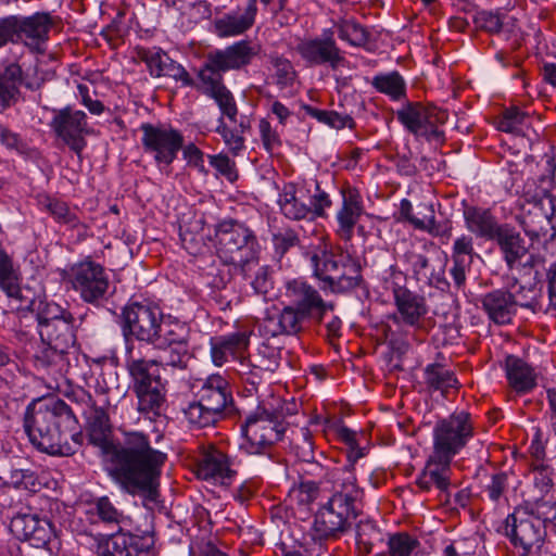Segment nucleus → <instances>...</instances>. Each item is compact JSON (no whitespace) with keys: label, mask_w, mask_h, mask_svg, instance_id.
<instances>
[{"label":"nucleus","mask_w":556,"mask_h":556,"mask_svg":"<svg viewBox=\"0 0 556 556\" xmlns=\"http://www.w3.org/2000/svg\"><path fill=\"white\" fill-rule=\"evenodd\" d=\"M23 300L29 301L30 304L21 305V301H16L18 304L16 308L28 307L36 313L37 328L38 330L43 329L46 326L55 325L56 321H64L66 319H73V315L67 309L63 308L59 304L40 300L37 303L34 300L28 299L23 294Z\"/></svg>","instance_id":"35"},{"label":"nucleus","mask_w":556,"mask_h":556,"mask_svg":"<svg viewBox=\"0 0 556 556\" xmlns=\"http://www.w3.org/2000/svg\"><path fill=\"white\" fill-rule=\"evenodd\" d=\"M75 319L56 321L38 330L42 346L36 354V365L53 375H64L76 343Z\"/></svg>","instance_id":"8"},{"label":"nucleus","mask_w":556,"mask_h":556,"mask_svg":"<svg viewBox=\"0 0 556 556\" xmlns=\"http://www.w3.org/2000/svg\"><path fill=\"white\" fill-rule=\"evenodd\" d=\"M256 54L257 47L247 40L210 52L198 72L199 81H194L193 87L206 96L225 88L223 74L247 66Z\"/></svg>","instance_id":"5"},{"label":"nucleus","mask_w":556,"mask_h":556,"mask_svg":"<svg viewBox=\"0 0 556 556\" xmlns=\"http://www.w3.org/2000/svg\"><path fill=\"white\" fill-rule=\"evenodd\" d=\"M383 542V534L371 520H361L356 526V544L364 554H370L374 547Z\"/></svg>","instance_id":"48"},{"label":"nucleus","mask_w":556,"mask_h":556,"mask_svg":"<svg viewBox=\"0 0 556 556\" xmlns=\"http://www.w3.org/2000/svg\"><path fill=\"white\" fill-rule=\"evenodd\" d=\"M285 298L288 305L308 319L321 321L325 313L333 309V304L323 300L319 292L302 279H293L286 283Z\"/></svg>","instance_id":"16"},{"label":"nucleus","mask_w":556,"mask_h":556,"mask_svg":"<svg viewBox=\"0 0 556 556\" xmlns=\"http://www.w3.org/2000/svg\"><path fill=\"white\" fill-rule=\"evenodd\" d=\"M137 56L146 63L149 73L153 77H162L170 58L160 48H139Z\"/></svg>","instance_id":"53"},{"label":"nucleus","mask_w":556,"mask_h":556,"mask_svg":"<svg viewBox=\"0 0 556 556\" xmlns=\"http://www.w3.org/2000/svg\"><path fill=\"white\" fill-rule=\"evenodd\" d=\"M86 514L91 523L103 522L119 526L125 520L123 513L115 507L108 496L96 498L89 505Z\"/></svg>","instance_id":"39"},{"label":"nucleus","mask_w":556,"mask_h":556,"mask_svg":"<svg viewBox=\"0 0 556 556\" xmlns=\"http://www.w3.org/2000/svg\"><path fill=\"white\" fill-rule=\"evenodd\" d=\"M451 459L431 452L416 479L417 486L424 492L434 489L439 493H447L451 486Z\"/></svg>","instance_id":"22"},{"label":"nucleus","mask_w":556,"mask_h":556,"mask_svg":"<svg viewBox=\"0 0 556 556\" xmlns=\"http://www.w3.org/2000/svg\"><path fill=\"white\" fill-rule=\"evenodd\" d=\"M473 437V424L467 412L454 413L433 428L432 452L453 459Z\"/></svg>","instance_id":"11"},{"label":"nucleus","mask_w":556,"mask_h":556,"mask_svg":"<svg viewBox=\"0 0 556 556\" xmlns=\"http://www.w3.org/2000/svg\"><path fill=\"white\" fill-rule=\"evenodd\" d=\"M424 379L429 390L440 391L445 394L448 389L458 384L454 372L442 364H428L424 369Z\"/></svg>","instance_id":"41"},{"label":"nucleus","mask_w":556,"mask_h":556,"mask_svg":"<svg viewBox=\"0 0 556 556\" xmlns=\"http://www.w3.org/2000/svg\"><path fill=\"white\" fill-rule=\"evenodd\" d=\"M124 334H131L139 341L152 343L163 319L159 307L148 303L134 302L123 311Z\"/></svg>","instance_id":"15"},{"label":"nucleus","mask_w":556,"mask_h":556,"mask_svg":"<svg viewBox=\"0 0 556 556\" xmlns=\"http://www.w3.org/2000/svg\"><path fill=\"white\" fill-rule=\"evenodd\" d=\"M505 530L520 556L536 555L546 535L544 521L523 507H518L508 515Z\"/></svg>","instance_id":"10"},{"label":"nucleus","mask_w":556,"mask_h":556,"mask_svg":"<svg viewBox=\"0 0 556 556\" xmlns=\"http://www.w3.org/2000/svg\"><path fill=\"white\" fill-rule=\"evenodd\" d=\"M295 51L311 66L329 64L332 70H337L345 62L333 39L332 29L324 30L323 37L301 39Z\"/></svg>","instance_id":"17"},{"label":"nucleus","mask_w":556,"mask_h":556,"mask_svg":"<svg viewBox=\"0 0 556 556\" xmlns=\"http://www.w3.org/2000/svg\"><path fill=\"white\" fill-rule=\"evenodd\" d=\"M475 254L471 235L463 233L455 239L451 254L453 266L450 273L457 288H462L465 285L466 271L469 269Z\"/></svg>","instance_id":"33"},{"label":"nucleus","mask_w":556,"mask_h":556,"mask_svg":"<svg viewBox=\"0 0 556 556\" xmlns=\"http://www.w3.org/2000/svg\"><path fill=\"white\" fill-rule=\"evenodd\" d=\"M274 67L273 77L280 89L293 86L296 79V72L292 63L285 58L275 56L271 59Z\"/></svg>","instance_id":"55"},{"label":"nucleus","mask_w":556,"mask_h":556,"mask_svg":"<svg viewBox=\"0 0 556 556\" xmlns=\"http://www.w3.org/2000/svg\"><path fill=\"white\" fill-rule=\"evenodd\" d=\"M343 263L339 267L337 274L328 286V290L332 293H344L356 288L361 280V266L358 262L350 255L342 257Z\"/></svg>","instance_id":"36"},{"label":"nucleus","mask_w":556,"mask_h":556,"mask_svg":"<svg viewBox=\"0 0 556 556\" xmlns=\"http://www.w3.org/2000/svg\"><path fill=\"white\" fill-rule=\"evenodd\" d=\"M184 414L188 422L198 428H204L215 425L219 420V416L212 408L203 404L199 399L190 403L184 409Z\"/></svg>","instance_id":"51"},{"label":"nucleus","mask_w":556,"mask_h":556,"mask_svg":"<svg viewBox=\"0 0 556 556\" xmlns=\"http://www.w3.org/2000/svg\"><path fill=\"white\" fill-rule=\"evenodd\" d=\"M307 317L286 305L280 312L269 315L260 325V332L264 337L296 336L304 329Z\"/></svg>","instance_id":"25"},{"label":"nucleus","mask_w":556,"mask_h":556,"mask_svg":"<svg viewBox=\"0 0 556 556\" xmlns=\"http://www.w3.org/2000/svg\"><path fill=\"white\" fill-rule=\"evenodd\" d=\"M397 119L414 135H427V106L419 102H407L396 112Z\"/></svg>","instance_id":"42"},{"label":"nucleus","mask_w":556,"mask_h":556,"mask_svg":"<svg viewBox=\"0 0 556 556\" xmlns=\"http://www.w3.org/2000/svg\"><path fill=\"white\" fill-rule=\"evenodd\" d=\"M386 289L393 294V301L410 290L406 287V275L395 266H390L384 277Z\"/></svg>","instance_id":"59"},{"label":"nucleus","mask_w":556,"mask_h":556,"mask_svg":"<svg viewBox=\"0 0 556 556\" xmlns=\"http://www.w3.org/2000/svg\"><path fill=\"white\" fill-rule=\"evenodd\" d=\"M318 495L319 486L314 481H301L299 484H294L289 491L290 500L301 506L312 504Z\"/></svg>","instance_id":"58"},{"label":"nucleus","mask_w":556,"mask_h":556,"mask_svg":"<svg viewBox=\"0 0 556 556\" xmlns=\"http://www.w3.org/2000/svg\"><path fill=\"white\" fill-rule=\"evenodd\" d=\"M304 111L311 117L317 119L319 123L328 125L334 129H343L345 127L353 128L354 121L348 114H340L336 111L320 110L311 105H305Z\"/></svg>","instance_id":"52"},{"label":"nucleus","mask_w":556,"mask_h":556,"mask_svg":"<svg viewBox=\"0 0 556 556\" xmlns=\"http://www.w3.org/2000/svg\"><path fill=\"white\" fill-rule=\"evenodd\" d=\"M10 527L18 539L29 541L35 546L47 544L52 535L50 521L36 514H18L11 520Z\"/></svg>","instance_id":"27"},{"label":"nucleus","mask_w":556,"mask_h":556,"mask_svg":"<svg viewBox=\"0 0 556 556\" xmlns=\"http://www.w3.org/2000/svg\"><path fill=\"white\" fill-rule=\"evenodd\" d=\"M420 208L425 211L424 218L413 219V226L440 238L442 243H447L453 235L452 222L437 223L433 205H421Z\"/></svg>","instance_id":"43"},{"label":"nucleus","mask_w":556,"mask_h":556,"mask_svg":"<svg viewBox=\"0 0 556 556\" xmlns=\"http://www.w3.org/2000/svg\"><path fill=\"white\" fill-rule=\"evenodd\" d=\"M197 475L203 480H215L224 483L225 480L232 478L235 470L231 469L229 457L211 445L202 452L198 460Z\"/></svg>","instance_id":"29"},{"label":"nucleus","mask_w":556,"mask_h":556,"mask_svg":"<svg viewBox=\"0 0 556 556\" xmlns=\"http://www.w3.org/2000/svg\"><path fill=\"white\" fill-rule=\"evenodd\" d=\"M260 137L264 149L273 153L281 147V139L278 131L271 127L270 123L262 118L258 123Z\"/></svg>","instance_id":"62"},{"label":"nucleus","mask_w":556,"mask_h":556,"mask_svg":"<svg viewBox=\"0 0 556 556\" xmlns=\"http://www.w3.org/2000/svg\"><path fill=\"white\" fill-rule=\"evenodd\" d=\"M39 203L41 208L48 212L55 222L71 227L78 226L79 219L76 210L71 208L66 202L51 197H43Z\"/></svg>","instance_id":"47"},{"label":"nucleus","mask_w":556,"mask_h":556,"mask_svg":"<svg viewBox=\"0 0 556 556\" xmlns=\"http://www.w3.org/2000/svg\"><path fill=\"white\" fill-rule=\"evenodd\" d=\"M340 39L351 46L361 47L368 40L367 30L354 20L340 18L334 23Z\"/></svg>","instance_id":"50"},{"label":"nucleus","mask_w":556,"mask_h":556,"mask_svg":"<svg viewBox=\"0 0 556 556\" xmlns=\"http://www.w3.org/2000/svg\"><path fill=\"white\" fill-rule=\"evenodd\" d=\"M49 126L64 144L78 157H81V153L87 146L86 136L92 132L84 111L75 110L72 106L53 110Z\"/></svg>","instance_id":"13"},{"label":"nucleus","mask_w":556,"mask_h":556,"mask_svg":"<svg viewBox=\"0 0 556 556\" xmlns=\"http://www.w3.org/2000/svg\"><path fill=\"white\" fill-rule=\"evenodd\" d=\"M327 476L332 495L316 513L313 523L314 538L319 540L336 539L350 529L356 517L355 503L363 495L351 467L333 468Z\"/></svg>","instance_id":"3"},{"label":"nucleus","mask_w":556,"mask_h":556,"mask_svg":"<svg viewBox=\"0 0 556 556\" xmlns=\"http://www.w3.org/2000/svg\"><path fill=\"white\" fill-rule=\"evenodd\" d=\"M283 417L285 409L279 397L260 404L241 426L247 451L250 454H260L281 440L286 431Z\"/></svg>","instance_id":"6"},{"label":"nucleus","mask_w":556,"mask_h":556,"mask_svg":"<svg viewBox=\"0 0 556 556\" xmlns=\"http://www.w3.org/2000/svg\"><path fill=\"white\" fill-rule=\"evenodd\" d=\"M292 435V448L299 460L312 466L311 473H315L317 470L321 471L323 468L317 463H314V443L308 428H300L293 431Z\"/></svg>","instance_id":"44"},{"label":"nucleus","mask_w":556,"mask_h":556,"mask_svg":"<svg viewBox=\"0 0 556 556\" xmlns=\"http://www.w3.org/2000/svg\"><path fill=\"white\" fill-rule=\"evenodd\" d=\"M504 369L508 386L517 394H527L536 387V372L523 359L508 355L505 359Z\"/></svg>","instance_id":"32"},{"label":"nucleus","mask_w":556,"mask_h":556,"mask_svg":"<svg viewBox=\"0 0 556 556\" xmlns=\"http://www.w3.org/2000/svg\"><path fill=\"white\" fill-rule=\"evenodd\" d=\"M516 285L511 288L514 291L494 290L483 295L481 303L482 308L489 318L497 325H507L511 323L517 312V306H523L534 309L538 305L536 301L529 300L522 292L523 287Z\"/></svg>","instance_id":"14"},{"label":"nucleus","mask_w":556,"mask_h":556,"mask_svg":"<svg viewBox=\"0 0 556 556\" xmlns=\"http://www.w3.org/2000/svg\"><path fill=\"white\" fill-rule=\"evenodd\" d=\"M217 103L223 115L227 116L231 122L237 123L238 109L232 93L227 87L208 96Z\"/></svg>","instance_id":"60"},{"label":"nucleus","mask_w":556,"mask_h":556,"mask_svg":"<svg viewBox=\"0 0 556 556\" xmlns=\"http://www.w3.org/2000/svg\"><path fill=\"white\" fill-rule=\"evenodd\" d=\"M522 226L532 239H554L556 237V198L544 193L535 199L522 218Z\"/></svg>","instance_id":"18"},{"label":"nucleus","mask_w":556,"mask_h":556,"mask_svg":"<svg viewBox=\"0 0 556 556\" xmlns=\"http://www.w3.org/2000/svg\"><path fill=\"white\" fill-rule=\"evenodd\" d=\"M86 404L88 439L104 452V469L111 480L129 495H142L155 500L160 486L166 453L153 447L148 434L141 431H124L123 440L109 441V417L102 408L92 407V397L85 390L75 393Z\"/></svg>","instance_id":"1"},{"label":"nucleus","mask_w":556,"mask_h":556,"mask_svg":"<svg viewBox=\"0 0 556 556\" xmlns=\"http://www.w3.org/2000/svg\"><path fill=\"white\" fill-rule=\"evenodd\" d=\"M140 131L144 152L152 154L157 164H172L182 148V134L170 125L142 123Z\"/></svg>","instance_id":"12"},{"label":"nucleus","mask_w":556,"mask_h":556,"mask_svg":"<svg viewBox=\"0 0 556 556\" xmlns=\"http://www.w3.org/2000/svg\"><path fill=\"white\" fill-rule=\"evenodd\" d=\"M217 254L225 264L239 267L242 273L257 264L260 244L253 231L235 220H224L216 228Z\"/></svg>","instance_id":"7"},{"label":"nucleus","mask_w":556,"mask_h":556,"mask_svg":"<svg viewBox=\"0 0 556 556\" xmlns=\"http://www.w3.org/2000/svg\"><path fill=\"white\" fill-rule=\"evenodd\" d=\"M476 549V540L464 538L454 540L443 549L444 556H471Z\"/></svg>","instance_id":"64"},{"label":"nucleus","mask_w":556,"mask_h":556,"mask_svg":"<svg viewBox=\"0 0 556 556\" xmlns=\"http://www.w3.org/2000/svg\"><path fill=\"white\" fill-rule=\"evenodd\" d=\"M554 470L544 464H536L533 468V482L542 493H547L554 484Z\"/></svg>","instance_id":"63"},{"label":"nucleus","mask_w":556,"mask_h":556,"mask_svg":"<svg viewBox=\"0 0 556 556\" xmlns=\"http://www.w3.org/2000/svg\"><path fill=\"white\" fill-rule=\"evenodd\" d=\"M344 255H334L325 250L320 252H314L311 255V265L314 269V276L324 282V289L326 290L333 277L337 274L339 267L343 263L342 257Z\"/></svg>","instance_id":"37"},{"label":"nucleus","mask_w":556,"mask_h":556,"mask_svg":"<svg viewBox=\"0 0 556 556\" xmlns=\"http://www.w3.org/2000/svg\"><path fill=\"white\" fill-rule=\"evenodd\" d=\"M24 427L31 444L52 456L74 455L84 442L74 412L60 399L33 402L27 407Z\"/></svg>","instance_id":"2"},{"label":"nucleus","mask_w":556,"mask_h":556,"mask_svg":"<svg viewBox=\"0 0 556 556\" xmlns=\"http://www.w3.org/2000/svg\"><path fill=\"white\" fill-rule=\"evenodd\" d=\"M394 305L396 312L392 318L395 323L404 324L415 330L425 329L429 306L424 295L409 291L394 300Z\"/></svg>","instance_id":"26"},{"label":"nucleus","mask_w":556,"mask_h":556,"mask_svg":"<svg viewBox=\"0 0 556 556\" xmlns=\"http://www.w3.org/2000/svg\"><path fill=\"white\" fill-rule=\"evenodd\" d=\"M67 280L81 301L88 304L99 306L111 294L109 273L90 257L71 265L67 270Z\"/></svg>","instance_id":"9"},{"label":"nucleus","mask_w":556,"mask_h":556,"mask_svg":"<svg viewBox=\"0 0 556 556\" xmlns=\"http://www.w3.org/2000/svg\"><path fill=\"white\" fill-rule=\"evenodd\" d=\"M250 122L245 118H241L233 128L226 125L220 118L216 131L222 136L229 152L237 156L245 150V134L250 131Z\"/></svg>","instance_id":"40"},{"label":"nucleus","mask_w":556,"mask_h":556,"mask_svg":"<svg viewBox=\"0 0 556 556\" xmlns=\"http://www.w3.org/2000/svg\"><path fill=\"white\" fill-rule=\"evenodd\" d=\"M308 197L303 189L298 190L289 184L279 193L278 204L281 213L291 220H300L312 215V207L307 203Z\"/></svg>","instance_id":"34"},{"label":"nucleus","mask_w":556,"mask_h":556,"mask_svg":"<svg viewBox=\"0 0 556 556\" xmlns=\"http://www.w3.org/2000/svg\"><path fill=\"white\" fill-rule=\"evenodd\" d=\"M465 226L478 238L494 240L504 226L500 225L490 210L466 205L463 212Z\"/></svg>","instance_id":"30"},{"label":"nucleus","mask_w":556,"mask_h":556,"mask_svg":"<svg viewBox=\"0 0 556 556\" xmlns=\"http://www.w3.org/2000/svg\"><path fill=\"white\" fill-rule=\"evenodd\" d=\"M199 400L222 417L225 408L231 403L228 381L220 375L208 376L198 392Z\"/></svg>","instance_id":"31"},{"label":"nucleus","mask_w":556,"mask_h":556,"mask_svg":"<svg viewBox=\"0 0 556 556\" xmlns=\"http://www.w3.org/2000/svg\"><path fill=\"white\" fill-rule=\"evenodd\" d=\"M257 0H248L245 9L228 12L213 22V33L219 38L237 37L249 30L255 23Z\"/></svg>","instance_id":"24"},{"label":"nucleus","mask_w":556,"mask_h":556,"mask_svg":"<svg viewBox=\"0 0 556 556\" xmlns=\"http://www.w3.org/2000/svg\"><path fill=\"white\" fill-rule=\"evenodd\" d=\"M280 364V351L277 348L263 343L253 357L241 362L242 367H253L260 371L274 372Z\"/></svg>","instance_id":"45"},{"label":"nucleus","mask_w":556,"mask_h":556,"mask_svg":"<svg viewBox=\"0 0 556 556\" xmlns=\"http://www.w3.org/2000/svg\"><path fill=\"white\" fill-rule=\"evenodd\" d=\"M52 20L47 13H36L29 17L16 16L15 40H21L36 52H45Z\"/></svg>","instance_id":"21"},{"label":"nucleus","mask_w":556,"mask_h":556,"mask_svg":"<svg viewBox=\"0 0 556 556\" xmlns=\"http://www.w3.org/2000/svg\"><path fill=\"white\" fill-rule=\"evenodd\" d=\"M419 541L407 532L388 534V556H416Z\"/></svg>","instance_id":"49"},{"label":"nucleus","mask_w":556,"mask_h":556,"mask_svg":"<svg viewBox=\"0 0 556 556\" xmlns=\"http://www.w3.org/2000/svg\"><path fill=\"white\" fill-rule=\"evenodd\" d=\"M250 330H239L211 340V356L216 366H222L230 358L245 361L244 353L250 344Z\"/></svg>","instance_id":"23"},{"label":"nucleus","mask_w":556,"mask_h":556,"mask_svg":"<svg viewBox=\"0 0 556 556\" xmlns=\"http://www.w3.org/2000/svg\"><path fill=\"white\" fill-rule=\"evenodd\" d=\"M372 87L390 97L392 100L399 101L406 96V83L399 72H390L376 75L371 80Z\"/></svg>","instance_id":"46"},{"label":"nucleus","mask_w":556,"mask_h":556,"mask_svg":"<svg viewBox=\"0 0 556 556\" xmlns=\"http://www.w3.org/2000/svg\"><path fill=\"white\" fill-rule=\"evenodd\" d=\"M8 483L15 489L36 492L41 486V482L35 471L31 469L16 468L9 475Z\"/></svg>","instance_id":"57"},{"label":"nucleus","mask_w":556,"mask_h":556,"mask_svg":"<svg viewBox=\"0 0 556 556\" xmlns=\"http://www.w3.org/2000/svg\"><path fill=\"white\" fill-rule=\"evenodd\" d=\"M528 119V115L521 112L518 108H510L505 110L497 121V129L515 135H523V129Z\"/></svg>","instance_id":"54"},{"label":"nucleus","mask_w":556,"mask_h":556,"mask_svg":"<svg viewBox=\"0 0 556 556\" xmlns=\"http://www.w3.org/2000/svg\"><path fill=\"white\" fill-rule=\"evenodd\" d=\"M341 204L336 212V235L340 240L350 242L354 237V229L365 213L364 201L356 188L346 187L341 191Z\"/></svg>","instance_id":"19"},{"label":"nucleus","mask_w":556,"mask_h":556,"mask_svg":"<svg viewBox=\"0 0 556 556\" xmlns=\"http://www.w3.org/2000/svg\"><path fill=\"white\" fill-rule=\"evenodd\" d=\"M403 257L416 280L441 290L450 286L445 278L446 256L435 262L427 254L412 249L407 250Z\"/></svg>","instance_id":"20"},{"label":"nucleus","mask_w":556,"mask_h":556,"mask_svg":"<svg viewBox=\"0 0 556 556\" xmlns=\"http://www.w3.org/2000/svg\"><path fill=\"white\" fill-rule=\"evenodd\" d=\"M208 161L220 175L226 177L229 181H235L238 177L236 163L227 154L218 153L208 155Z\"/></svg>","instance_id":"61"},{"label":"nucleus","mask_w":556,"mask_h":556,"mask_svg":"<svg viewBox=\"0 0 556 556\" xmlns=\"http://www.w3.org/2000/svg\"><path fill=\"white\" fill-rule=\"evenodd\" d=\"M157 332L151 343L157 349L187 344L189 330L185 324L162 320Z\"/></svg>","instance_id":"38"},{"label":"nucleus","mask_w":556,"mask_h":556,"mask_svg":"<svg viewBox=\"0 0 556 556\" xmlns=\"http://www.w3.org/2000/svg\"><path fill=\"white\" fill-rule=\"evenodd\" d=\"M126 367L131 378L132 392L138 399V410L146 415H160L166 391L157 370V359H146L129 346Z\"/></svg>","instance_id":"4"},{"label":"nucleus","mask_w":556,"mask_h":556,"mask_svg":"<svg viewBox=\"0 0 556 556\" xmlns=\"http://www.w3.org/2000/svg\"><path fill=\"white\" fill-rule=\"evenodd\" d=\"M164 352L159 357V366L172 367L177 369L187 368L189 362L188 345L167 346L162 349Z\"/></svg>","instance_id":"56"},{"label":"nucleus","mask_w":556,"mask_h":556,"mask_svg":"<svg viewBox=\"0 0 556 556\" xmlns=\"http://www.w3.org/2000/svg\"><path fill=\"white\" fill-rule=\"evenodd\" d=\"M509 268L532 267L534 257L529 253L518 232L504 226L496 238Z\"/></svg>","instance_id":"28"}]
</instances>
